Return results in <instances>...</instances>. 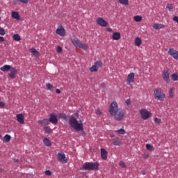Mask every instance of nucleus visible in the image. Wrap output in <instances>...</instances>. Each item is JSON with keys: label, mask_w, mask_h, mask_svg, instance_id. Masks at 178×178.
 I'll return each mask as SVG.
<instances>
[{"label": "nucleus", "mask_w": 178, "mask_h": 178, "mask_svg": "<svg viewBox=\"0 0 178 178\" xmlns=\"http://www.w3.org/2000/svg\"><path fill=\"white\" fill-rule=\"evenodd\" d=\"M69 124L71 129H74L75 131H81V135L83 136V137L86 136L83 124L81 122H79L77 119H76L73 115L70 117Z\"/></svg>", "instance_id": "f257e3e1"}, {"label": "nucleus", "mask_w": 178, "mask_h": 178, "mask_svg": "<svg viewBox=\"0 0 178 178\" xmlns=\"http://www.w3.org/2000/svg\"><path fill=\"white\" fill-rule=\"evenodd\" d=\"M71 40L76 48H81V49H84V51L88 49V44L81 42L77 38L74 37Z\"/></svg>", "instance_id": "f03ea898"}, {"label": "nucleus", "mask_w": 178, "mask_h": 178, "mask_svg": "<svg viewBox=\"0 0 178 178\" xmlns=\"http://www.w3.org/2000/svg\"><path fill=\"white\" fill-rule=\"evenodd\" d=\"M99 164L98 163L86 162L83 165V170H98Z\"/></svg>", "instance_id": "7ed1b4c3"}, {"label": "nucleus", "mask_w": 178, "mask_h": 178, "mask_svg": "<svg viewBox=\"0 0 178 178\" xmlns=\"http://www.w3.org/2000/svg\"><path fill=\"white\" fill-rule=\"evenodd\" d=\"M154 94L155 99L158 101H164L165 98H166V95H165V93H163V92H161V90L158 88L154 89Z\"/></svg>", "instance_id": "20e7f679"}, {"label": "nucleus", "mask_w": 178, "mask_h": 178, "mask_svg": "<svg viewBox=\"0 0 178 178\" xmlns=\"http://www.w3.org/2000/svg\"><path fill=\"white\" fill-rule=\"evenodd\" d=\"M111 116H113L115 120L120 122V120H122L124 116V111H123V109L120 108L114 114H112Z\"/></svg>", "instance_id": "39448f33"}, {"label": "nucleus", "mask_w": 178, "mask_h": 178, "mask_svg": "<svg viewBox=\"0 0 178 178\" xmlns=\"http://www.w3.org/2000/svg\"><path fill=\"white\" fill-rule=\"evenodd\" d=\"M140 115H141V118L143 119V120H147V119H149V118L152 116V113H151V112L148 111L145 108L140 110Z\"/></svg>", "instance_id": "423d86ee"}, {"label": "nucleus", "mask_w": 178, "mask_h": 178, "mask_svg": "<svg viewBox=\"0 0 178 178\" xmlns=\"http://www.w3.org/2000/svg\"><path fill=\"white\" fill-rule=\"evenodd\" d=\"M120 108H119V104H118V102H113L111 104V106L109 107V113L111 115L115 114V113L118 112Z\"/></svg>", "instance_id": "0eeeda50"}, {"label": "nucleus", "mask_w": 178, "mask_h": 178, "mask_svg": "<svg viewBox=\"0 0 178 178\" xmlns=\"http://www.w3.org/2000/svg\"><path fill=\"white\" fill-rule=\"evenodd\" d=\"M169 76H170V70L168 68L164 69L163 70V79L165 83L169 84L170 83V79L169 78Z\"/></svg>", "instance_id": "6e6552de"}, {"label": "nucleus", "mask_w": 178, "mask_h": 178, "mask_svg": "<svg viewBox=\"0 0 178 178\" xmlns=\"http://www.w3.org/2000/svg\"><path fill=\"white\" fill-rule=\"evenodd\" d=\"M136 77V74L134 72H131L128 74L127 77V86H134V79Z\"/></svg>", "instance_id": "1a4fd4ad"}, {"label": "nucleus", "mask_w": 178, "mask_h": 178, "mask_svg": "<svg viewBox=\"0 0 178 178\" xmlns=\"http://www.w3.org/2000/svg\"><path fill=\"white\" fill-rule=\"evenodd\" d=\"M58 160L62 163H67V159L63 152H58L57 154Z\"/></svg>", "instance_id": "9d476101"}, {"label": "nucleus", "mask_w": 178, "mask_h": 178, "mask_svg": "<svg viewBox=\"0 0 178 178\" xmlns=\"http://www.w3.org/2000/svg\"><path fill=\"white\" fill-rule=\"evenodd\" d=\"M56 33L60 35V37H65L66 35V31H65V28L62 25L58 26L57 29L56 30Z\"/></svg>", "instance_id": "9b49d317"}, {"label": "nucleus", "mask_w": 178, "mask_h": 178, "mask_svg": "<svg viewBox=\"0 0 178 178\" xmlns=\"http://www.w3.org/2000/svg\"><path fill=\"white\" fill-rule=\"evenodd\" d=\"M96 23L101 26V27H107L108 26V22L105 21L102 17H98L96 20Z\"/></svg>", "instance_id": "f8f14e48"}, {"label": "nucleus", "mask_w": 178, "mask_h": 178, "mask_svg": "<svg viewBox=\"0 0 178 178\" xmlns=\"http://www.w3.org/2000/svg\"><path fill=\"white\" fill-rule=\"evenodd\" d=\"M168 54L170 55V56H172L175 60H178V51L175 50L173 48H170L168 50Z\"/></svg>", "instance_id": "ddd939ff"}, {"label": "nucleus", "mask_w": 178, "mask_h": 178, "mask_svg": "<svg viewBox=\"0 0 178 178\" xmlns=\"http://www.w3.org/2000/svg\"><path fill=\"white\" fill-rule=\"evenodd\" d=\"M10 71V72L8 74L9 77L11 79H16V74H17V70L16 67H11Z\"/></svg>", "instance_id": "4468645a"}, {"label": "nucleus", "mask_w": 178, "mask_h": 178, "mask_svg": "<svg viewBox=\"0 0 178 178\" xmlns=\"http://www.w3.org/2000/svg\"><path fill=\"white\" fill-rule=\"evenodd\" d=\"M112 143L115 147H120L122 145V140L119 137H115L112 139Z\"/></svg>", "instance_id": "2eb2a0df"}, {"label": "nucleus", "mask_w": 178, "mask_h": 178, "mask_svg": "<svg viewBox=\"0 0 178 178\" xmlns=\"http://www.w3.org/2000/svg\"><path fill=\"white\" fill-rule=\"evenodd\" d=\"M49 122L52 123V124H58V118L54 114H50V118L49 119Z\"/></svg>", "instance_id": "dca6fc26"}, {"label": "nucleus", "mask_w": 178, "mask_h": 178, "mask_svg": "<svg viewBox=\"0 0 178 178\" xmlns=\"http://www.w3.org/2000/svg\"><path fill=\"white\" fill-rule=\"evenodd\" d=\"M101 156L104 161L108 159V152L104 148L101 149Z\"/></svg>", "instance_id": "f3484780"}, {"label": "nucleus", "mask_w": 178, "mask_h": 178, "mask_svg": "<svg viewBox=\"0 0 178 178\" xmlns=\"http://www.w3.org/2000/svg\"><path fill=\"white\" fill-rule=\"evenodd\" d=\"M38 124H41L42 126H48V124H49V120L45 118L41 120H38Z\"/></svg>", "instance_id": "a211bd4d"}, {"label": "nucleus", "mask_w": 178, "mask_h": 178, "mask_svg": "<svg viewBox=\"0 0 178 178\" xmlns=\"http://www.w3.org/2000/svg\"><path fill=\"white\" fill-rule=\"evenodd\" d=\"M17 120L21 124H23L24 123V116H23V114H17L16 115Z\"/></svg>", "instance_id": "6ab92c4d"}, {"label": "nucleus", "mask_w": 178, "mask_h": 178, "mask_svg": "<svg viewBox=\"0 0 178 178\" xmlns=\"http://www.w3.org/2000/svg\"><path fill=\"white\" fill-rule=\"evenodd\" d=\"M165 25L163 24H154L153 29L154 30H161V29H164Z\"/></svg>", "instance_id": "aec40b11"}, {"label": "nucleus", "mask_w": 178, "mask_h": 178, "mask_svg": "<svg viewBox=\"0 0 178 178\" xmlns=\"http://www.w3.org/2000/svg\"><path fill=\"white\" fill-rule=\"evenodd\" d=\"M10 69H12V66L9 65H5L0 68V70H1V72H9Z\"/></svg>", "instance_id": "412c9836"}, {"label": "nucleus", "mask_w": 178, "mask_h": 178, "mask_svg": "<svg viewBox=\"0 0 178 178\" xmlns=\"http://www.w3.org/2000/svg\"><path fill=\"white\" fill-rule=\"evenodd\" d=\"M11 16L13 19H15L16 20H20V15H19V13L16 11H13Z\"/></svg>", "instance_id": "4be33fe9"}, {"label": "nucleus", "mask_w": 178, "mask_h": 178, "mask_svg": "<svg viewBox=\"0 0 178 178\" xmlns=\"http://www.w3.org/2000/svg\"><path fill=\"white\" fill-rule=\"evenodd\" d=\"M113 39H114L115 41H118V40L120 38V33L119 32H114L113 33Z\"/></svg>", "instance_id": "5701e85b"}, {"label": "nucleus", "mask_w": 178, "mask_h": 178, "mask_svg": "<svg viewBox=\"0 0 178 178\" xmlns=\"http://www.w3.org/2000/svg\"><path fill=\"white\" fill-rule=\"evenodd\" d=\"M31 52L33 54V56H35V58H38V56H40V52H38V51L35 48H31Z\"/></svg>", "instance_id": "b1692460"}, {"label": "nucleus", "mask_w": 178, "mask_h": 178, "mask_svg": "<svg viewBox=\"0 0 178 178\" xmlns=\"http://www.w3.org/2000/svg\"><path fill=\"white\" fill-rule=\"evenodd\" d=\"M12 140V136L9 134H6L3 138V143H9Z\"/></svg>", "instance_id": "393cba45"}, {"label": "nucleus", "mask_w": 178, "mask_h": 178, "mask_svg": "<svg viewBox=\"0 0 178 178\" xmlns=\"http://www.w3.org/2000/svg\"><path fill=\"white\" fill-rule=\"evenodd\" d=\"M43 143L44 144V145L46 147H50V145H51V140H49V139H48V138H45L43 140Z\"/></svg>", "instance_id": "a878e982"}, {"label": "nucleus", "mask_w": 178, "mask_h": 178, "mask_svg": "<svg viewBox=\"0 0 178 178\" xmlns=\"http://www.w3.org/2000/svg\"><path fill=\"white\" fill-rule=\"evenodd\" d=\"M142 44V40L140 38L137 37L135 38V44L136 45V47H140V45H141Z\"/></svg>", "instance_id": "bb28decb"}, {"label": "nucleus", "mask_w": 178, "mask_h": 178, "mask_svg": "<svg viewBox=\"0 0 178 178\" xmlns=\"http://www.w3.org/2000/svg\"><path fill=\"white\" fill-rule=\"evenodd\" d=\"M175 88H170L169 90V98H173L175 97Z\"/></svg>", "instance_id": "cd10ccee"}, {"label": "nucleus", "mask_w": 178, "mask_h": 178, "mask_svg": "<svg viewBox=\"0 0 178 178\" xmlns=\"http://www.w3.org/2000/svg\"><path fill=\"white\" fill-rule=\"evenodd\" d=\"M114 133H117L118 134L124 135L126 134V131L123 129H120L114 131Z\"/></svg>", "instance_id": "c85d7f7f"}, {"label": "nucleus", "mask_w": 178, "mask_h": 178, "mask_svg": "<svg viewBox=\"0 0 178 178\" xmlns=\"http://www.w3.org/2000/svg\"><path fill=\"white\" fill-rule=\"evenodd\" d=\"M134 22H141V20H143V17H141L140 15L134 16Z\"/></svg>", "instance_id": "c756f323"}, {"label": "nucleus", "mask_w": 178, "mask_h": 178, "mask_svg": "<svg viewBox=\"0 0 178 178\" xmlns=\"http://www.w3.org/2000/svg\"><path fill=\"white\" fill-rule=\"evenodd\" d=\"M94 65L98 69L99 67H102V61L101 60H97V62L95 63Z\"/></svg>", "instance_id": "7c9ffc66"}, {"label": "nucleus", "mask_w": 178, "mask_h": 178, "mask_svg": "<svg viewBox=\"0 0 178 178\" xmlns=\"http://www.w3.org/2000/svg\"><path fill=\"white\" fill-rule=\"evenodd\" d=\"M44 131L47 134H51V133H52V129H51V127H44Z\"/></svg>", "instance_id": "2f4dec72"}, {"label": "nucleus", "mask_w": 178, "mask_h": 178, "mask_svg": "<svg viewBox=\"0 0 178 178\" xmlns=\"http://www.w3.org/2000/svg\"><path fill=\"white\" fill-rule=\"evenodd\" d=\"M13 38L15 41H20V40H22V38H20V35H19L17 33L14 34Z\"/></svg>", "instance_id": "473e14b6"}, {"label": "nucleus", "mask_w": 178, "mask_h": 178, "mask_svg": "<svg viewBox=\"0 0 178 178\" xmlns=\"http://www.w3.org/2000/svg\"><path fill=\"white\" fill-rule=\"evenodd\" d=\"M118 2H120L121 5H125V6L129 5V0H118Z\"/></svg>", "instance_id": "72a5a7b5"}, {"label": "nucleus", "mask_w": 178, "mask_h": 178, "mask_svg": "<svg viewBox=\"0 0 178 178\" xmlns=\"http://www.w3.org/2000/svg\"><path fill=\"white\" fill-rule=\"evenodd\" d=\"M90 71L92 73H94V72H98V68L95 66V65H92L90 68Z\"/></svg>", "instance_id": "f704fd0d"}, {"label": "nucleus", "mask_w": 178, "mask_h": 178, "mask_svg": "<svg viewBox=\"0 0 178 178\" xmlns=\"http://www.w3.org/2000/svg\"><path fill=\"white\" fill-rule=\"evenodd\" d=\"M171 77L174 81H178V74H172Z\"/></svg>", "instance_id": "c9c22d12"}, {"label": "nucleus", "mask_w": 178, "mask_h": 178, "mask_svg": "<svg viewBox=\"0 0 178 178\" xmlns=\"http://www.w3.org/2000/svg\"><path fill=\"white\" fill-rule=\"evenodd\" d=\"M46 87L49 91H54V86L51 85V83H47Z\"/></svg>", "instance_id": "e433bc0d"}, {"label": "nucleus", "mask_w": 178, "mask_h": 178, "mask_svg": "<svg viewBox=\"0 0 178 178\" xmlns=\"http://www.w3.org/2000/svg\"><path fill=\"white\" fill-rule=\"evenodd\" d=\"M146 149L148 151H154V146L151 145L150 144H146Z\"/></svg>", "instance_id": "4c0bfd02"}, {"label": "nucleus", "mask_w": 178, "mask_h": 178, "mask_svg": "<svg viewBox=\"0 0 178 178\" xmlns=\"http://www.w3.org/2000/svg\"><path fill=\"white\" fill-rule=\"evenodd\" d=\"M58 116L60 119H63L64 120H66V119H67V116L66 115V114L60 113Z\"/></svg>", "instance_id": "58836bf2"}, {"label": "nucleus", "mask_w": 178, "mask_h": 178, "mask_svg": "<svg viewBox=\"0 0 178 178\" xmlns=\"http://www.w3.org/2000/svg\"><path fill=\"white\" fill-rule=\"evenodd\" d=\"M167 9H168L169 12H173V6L172 4H167Z\"/></svg>", "instance_id": "ea45409f"}, {"label": "nucleus", "mask_w": 178, "mask_h": 178, "mask_svg": "<svg viewBox=\"0 0 178 178\" xmlns=\"http://www.w3.org/2000/svg\"><path fill=\"white\" fill-rule=\"evenodd\" d=\"M154 122L157 124H161V123H162V120L161 119L158 118H154Z\"/></svg>", "instance_id": "a19ab883"}, {"label": "nucleus", "mask_w": 178, "mask_h": 178, "mask_svg": "<svg viewBox=\"0 0 178 178\" xmlns=\"http://www.w3.org/2000/svg\"><path fill=\"white\" fill-rule=\"evenodd\" d=\"M44 175H46V176H51L52 175V172H51L49 170H47L44 172Z\"/></svg>", "instance_id": "79ce46f5"}, {"label": "nucleus", "mask_w": 178, "mask_h": 178, "mask_svg": "<svg viewBox=\"0 0 178 178\" xmlns=\"http://www.w3.org/2000/svg\"><path fill=\"white\" fill-rule=\"evenodd\" d=\"M143 158L144 159H148V158H149V154H148V152H145L143 154Z\"/></svg>", "instance_id": "37998d69"}, {"label": "nucleus", "mask_w": 178, "mask_h": 178, "mask_svg": "<svg viewBox=\"0 0 178 178\" xmlns=\"http://www.w3.org/2000/svg\"><path fill=\"white\" fill-rule=\"evenodd\" d=\"M119 165L120 168H126V163L124 161H120Z\"/></svg>", "instance_id": "c03bdc74"}, {"label": "nucleus", "mask_w": 178, "mask_h": 178, "mask_svg": "<svg viewBox=\"0 0 178 178\" xmlns=\"http://www.w3.org/2000/svg\"><path fill=\"white\" fill-rule=\"evenodd\" d=\"M0 35H5V29L0 27Z\"/></svg>", "instance_id": "a18cd8bd"}, {"label": "nucleus", "mask_w": 178, "mask_h": 178, "mask_svg": "<svg viewBox=\"0 0 178 178\" xmlns=\"http://www.w3.org/2000/svg\"><path fill=\"white\" fill-rule=\"evenodd\" d=\"M21 3H29L30 2V0H19Z\"/></svg>", "instance_id": "49530a36"}, {"label": "nucleus", "mask_w": 178, "mask_h": 178, "mask_svg": "<svg viewBox=\"0 0 178 178\" xmlns=\"http://www.w3.org/2000/svg\"><path fill=\"white\" fill-rule=\"evenodd\" d=\"M56 51H57V52H58V54H61V52H62V48L60 47V46L57 47Z\"/></svg>", "instance_id": "de8ad7c7"}, {"label": "nucleus", "mask_w": 178, "mask_h": 178, "mask_svg": "<svg viewBox=\"0 0 178 178\" xmlns=\"http://www.w3.org/2000/svg\"><path fill=\"white\" fill-rule=\"evenodd\" d=\"M5 105H6L5 102H0V108H5Z\"/></svg>", "instance_id": "09e8293b"}, {"label": "nucleus", "mask_w": 178, "mask_h": 178, "mask_svg": "<svg viewBox=\"0 0 178 178\" xmlns=\"http://www.w3.org/2000/svg\"><path fill=\"white\" fill-rule=\"evenodd\" d=\"M172 20H173V22H175V23H177V24H178V16H175V17L172 18Z\"/></svg>", "instance_id": "8fccbe9b"}, {"label": "nucleus", "mask_w": 178, "mask_h": 178, "mask_svg": "<svg viewBox=\"0 0 178 178\" xmlns=\"http://www.w3.org/2000/svg\"><path fill=\"white\" fill-rule=\"evenodd\" d=\"M95 113H96V115H102V112H101V111H99V109H97L96 111H95Z\"/></svg>", "instance_id": "3c124183"}, {"label": "nucleus", "mask_w": 178, "mask_h": 178, "mask_svg": "<svg viewBox=\"0 0 178 178\" xmlns=\"http://www.w3.org/2000/svg\"><path fill=\"white\" fill-rule=\"evenodd\" d=\"M126 104L127 105H130V104H131V101L130 100V99L126 100Z\"/></svg>", "instance_id": "603ef678"}, {"label": "nucleus", "mask_w": 178, "mask_h": 178, "mask_svg": "<svg viewBox=\"0 0 178 178\" xmlns=\"http://www.w3.org/2000/svg\"><path fill=\"white\" fill-rule=\"evenodd\" d=\"M3 41H5V38H3L2 36H0V42H3Z\"/></svg>", "instance_id": "864d4df0"}, {"label": "nucleus", "mask_w": 178, "mask_h": 178, "mask_svg": "<svg viewBox=\"0 0 178 178\" xmlns=\"http://www.w3.org/2000/svg\"><path fill=\"white\" fill-rule=\"evenodd\" d=\"M56 92L57 94H60V90L56 89Z\"/></svg>", "instance_id": "5fc2aeb1"}, {"label": "nucleus", "mask_w": 178, "mask_h": 178, "mask_svg": "<svg viewBox=\"0 0 178 178\" xmlns=\"http://www.w3.org/2000/svg\"><path fill=\"white\" fill-rule=\"evenodd\" d=\"M107 31H108V33H111L112 29L111 28L107 29Z\"/></svg>", "instance_id": "6e6d98bb"}, {"label": "nucleus", "mask_w": 178, "mask_h": 178, "mask_svg": "<svg viewBox=\"0 0 178 178\" xmlns=\"http://www.w3.org/2000/svg\"><path fill=\"white\" fill-rule=\"evenodd\" d=\"M111 137H115V136L112 135Z\"/></svg>", "instance_id": "4d7b16f0"}, {"label": "nucleus", "mask_w": 178, "mask_h": 178, "mask_svg": "<svg viewBox=\"0 0 178 178\" xmlns=\"http://www.w3.org/2000/svg\"><path fill=\"white\" fill-rule=\"evenodd\" d=\"M2 137V136L0 135V138Z\"/></svg>", "instance_id": "13d9d810"}, {"label": "nucleus", "mask_w": 178, "mask_h": 178, "mask_svg": "<svg viewBox=\"0 0 178 178\" xmlns=\"http://www.w3.org/2000/svg\"><path fill=\"white\" fill-rule=\"evenodd\" d=\"M0 20H1V17H0Z\"/></svg>", "instance_id": "bf43d9fd"}]
</instances>
